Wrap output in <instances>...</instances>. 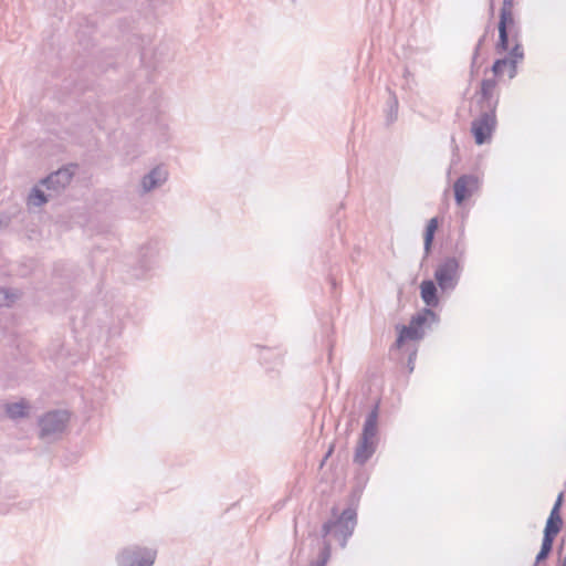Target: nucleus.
I'll return each instance as SVG.
<instances>
[{"label": "nucleus", "instance_id": "obj_1", "mask_svg": "<svg viewBox=\"0 0 566 566\" xmlns=\"http://www.w3.org/2000/svg\"><path fill=\"white\" fill-rule=\"evenodd\" d=\"M332 515L333 517L322 526V537L326 541L327 535H333L344 547L357 524V512L354 507H347L338 514L337 507L334 506Z\"/></svg>", "mask_w": 566, "mask_h": 566}, {"label": "nucleus", "instance_id": "obj_2", "mask_svg": "<svg viewBox=\"0 0 566 566\" xmlns=\"http://www.w3.org/2000/svg\"><path fill=\"white\" fill-rule=\"evenodd\" d=\"M156 559V551L142 547L128 546L117 555L118 566H153Z\"/></svg>", "mask_w": 566, "mask_h": 566}, {"label": "nucleus", "instance_id": "obj_3", "mask_svg": "<svg viewBox=\"0 0 566 566\" xmlns=\"http://www.w3.org/2000/svg\"><path fill=\"white\" fill-rule=\"evenodd\" d=\"M70 420V413L65 410H54L46 412L39 420L41 438L62 433Z\"/></svg>", "mask_w": 566, "mask_h": 566}, {"label": "nucleus", "instance_id": "obj_4", "mask_svg": "<svg viewBox=\"0 0 566 566\" xmlns=\"http://www.w3.org/2000/svg\"><path fill=\"white\" fill-rule=\"evenodd\" d=\"M496 126L495 111L481 109L480 116L472 122L471 132L478 145L486 143Z\"/></svg>", "mask_w": 566, "mask_h": 566}, {"label": "nucleus", "instance_id": "obj_5", "mask_svg": "<svg viewBox=\"0 0 566 566\" xmlns=\"http://www.w3.org/2000/svg\"><path fill=\"white\" fill-rule=\"evenodd\" d=\"M480 181L475 175L465 174L460 176L453 184L454 200L461 206L479 190Z\"/></svg>", "mask_w": 566, "mask_h": 566}, {"label": "nucleus", "instance_id": "obj_6", "mask_svg": "<svg viewBox=\"0 0 566 566\" xmlns=\"http://www.w3.org/2000/svg\"><path fill=\"white\" fill-rule=\"evenodd\" d=\"M74 167L75 166H69L57 169L43 178L41 180V185H43L49 191H53L55 195H59L70 185L74 176Z\"/></svg>", "mask_w": 566, "mask_h": 566}, {"label": "nucleus", "instance_id": "obj_7", "mask_svg": "<svg viewBox=\"0 0 566 566\" xmlns=\"http://www.w3.org/2000/svg\"><path fill=\"white\" fill-rule=\"evenodd\" d=\"M515 27V20L512 11L501 10L499 21V41L496 51L499 53L506 52L510 45L509 33Z\"/></svg>", "mask_w": 566, "mask_h": 566}, {"label": "nucleus", "instance_id": "obj_8", "mask_svg": "<svg viewBox=\"0 0 566 566\" xmlns=\"http://www.w3.org/2000/svg\"><path fill=\"white\" fill-rule=\"evenodd\" d=\"M459 262L455 258H447L436 269L434 277L437 283H451L458 279Z\"/></svg>", "mask_w": 566, "mask_h": 566}, {"label": "nucleus", "instance_id": "obj_9", "mask_svg": "<svg viewBox=\"0 0 566 566\" xmlns=\"http://www.w3.org/2000/svg\"><path fill=\"white\" fill-rule=\"evenodd\" d=\"M496 86L494 78H484L481 82L479 104L481 109L496 111L497 98H494L493 92Z\"/></svg>", "mask_w": 566, "mask_h": 566}, {"label": "nucleus", "instance_id": "obj_10", "mask_svg": "<svg viewBox=\"0 0 566 566\" xmlns=\"http://www.w3.org/2000/svg\"><path fill=\"white\" fill-rule=\"evenodd\" d=\"M168 177V172L165 168L157 166L146 174L142 179V188L144 192L161 186Z\"/></svg>", "mask_w": 566, "mask_h": 566}, {"label": "nucleus", "instance_id": "obj_11", "mask_svg": "<svg viewBox=\"0 0 566 566\" xmlns=\"http://www.w3.org/2000/svg\"><path fill=\"white\" fill-rule=\"evenodd\" d=\"M376 446L370 438L360 437L358 444L355 449L354 462L357 464H365L375 453Z\"/></svg>", "mask_w": 566, "mask_h": 566}, {"label": "nucleus", "instance_id": "obj_12", "mask_svg": "<svg viewBox=\"0 0 566 566\" xmlns=\"http://www.w3.org/2000/svg\"><path fill=\"white\" fill-rule=\"evenodd\" d=\"M423 337V331L418 328L413 323L410 321L409 325H402L399 329V334L396 340V345L398 347L401 346V344L406 340H418Z\"/></svg>", "mask_w": 566, "mask_h": 566}, {"label": "nucleus", "instance_id": "obj_13", "mask_svg": "<svg viewBox=\"0 0 566 566\" xmlns=\"http://www.w3.org/2000/svg\"><path fill=\"white\" fill-rule=\"evenodd\" d=\"M562 527L563 518L560 513H557L556 511H551L549 516L546 521L543 537L555 539L557 534L560 532Z\"/></svg>", "mask_w": 566, "mask_h": 566}, {"label": "nucleus", "instance_id": "obj_14", "mask_svg": "<svg viewBox=\"0 0 566 566\" xmlns=\"http://www.w3.org/2000/svg\"><path fill=\"white\" fill-rule=\"evenodd\" d=\"M22 295V292L12 285H0V307H11Z\"/></svg>", "mask_w": 566, "mask_h": 566}, {"label": "nucleus", "instance_id": "obj_15", "mask_svg": "<svg viewBox=\"0 0 566 566\" xmlns=\"http://www.w3.org/2000/svg\"><path fill=\"white\" fill-rule=\"evenodd\" d=\"M454 285H439L441 289L453 287ZM421 298L427 306L436 307L439 304L438 285H420Z\"/></svg>", "mask_w": 566, "mask_h": 566}, {"label": "nucleus", "instance_id": "obj_16", "mask_svg": "<svg viewBox=\"0 0 566 566\" xmlns=\"http://www.w3.org/2000/svg\"><path fill=\"white\" fill-rule=\"evenodd\" d=\"M29 409H30V406L25 400L6 405V413L12 420L28 417Z\"/></svg>", "mask_w": 566, "mask_h": 566}, {"label": "nucleus", "instance_id": "obj_17", "mask_svg": "<svg viewBox=\"0 0 566 566\" xmlns=\"http://www.w3.org/2000/svg\"><path fill=\"white\" fill-rule=\"evenodd\" d=\"M509 69V76L513 78L516 75V61L509 57L497 59L492 65V72L495 76L503 74L504 69Z\"/></svg>", "mask_w": 566, "mask_h": 566}, {"label": "nucleus", "instance_id": "obj_18", "mask_svg": "<svg viewBox=\"0 0 566 566\" xmlns=\"http://www.w3.org/2000/svg\"><path fill=\"white\" fill-rule=\"evenodd\" d=\"M439 220L437 217L431 218L426 227L424 234H423V244L426 252H429L434 239V233L438 229Z\"/></svg>", "mask_w": 566, "mask_h": 566}, {"label": "nucleus", "instance_id": "obj_19", "mask_svg": "<svg viewBox=\"0 0 566 566\" xmlns=\"http://www.w3.org/2000/svg\"><path fill=\"white\" fill-rule=\"evenodd\" d=\"M439 220L437 217L431 218L426 227L424 234H423V244L426 252H429L434 239V233L438 229Z\"/></svg>", "mask_w": 566, "mask_h": 566}, {"label": "nucleus", "instance_id": "obj_20", "mask_svg": "<svg viewBox=\"0 0 566 566\" xmlns=\"http://www.w3.org/2000/svg\"><path fill=\"white\" fill-rule=\"evenodd\" d=\"M553 545L554 539L543 537L541 549L535 557L536 564H541L542 562L548 558L553 551Z\"/></svg>", "mask_w": 566, "mask_h": 566}, {"label": "nucleus", "instance_id": "obj_21", "mask_svg": "<svg viewBox=\"0 0 566 566\" xmlns=\"http://www.w3.org/2000/svg\"><path fill=\"white\" fill-rule=\"evenodd\" d=\"M428 317H431L432 319H436L437 315H436V313L431 308H423L422 312L417 313L416 315H413L410 321L418 328L422 329V326L427 322Z\"/></svg>", "mask_w": 566, "mask_h": 566}, {"label": "nucleus", "instance_id": "obj_22", "mask_svg": "<svg viewBox=\"0 0 566 566\" xmlns=\"http://www.w3.org/2000/svg\"><path fill=\"white\" fill-rule=\"evenodd\" d=\"M49 201L48 196H45L44 191L41 190L39 187H33L30 195H29V203L41 207L44 203Z\"/></svg>", "mask_w": 566, "mask_h": 566}, {"label": "nucleus", "instance_id": "obj_23", "mask_svg": "<svg viewBox=\"0 0 566 566\" xmlns=\"http://www.w3.org/2000/svg\"><path fill=\"white\" fill-rule=\"evenodd\" d=\"M331 557V543L323 541V548L321 549L318 557L315 562H312L308 566H326Z\"/></svg>", "mask_w": 566, "mask_h": 566}, {"label": "nucleus", "instance_id": "obj_24", "mask_svg": "<svg viewBox=\"0 0 566 566\" xmlns=\"http://www.w3.org/2000/svg\"><path fill=\"white\" fill-rule=\"evenodd\" d=\"M486 36H488V31H485L483 33V35L479 39V41H478V43H476V45L474 48V52H473V56H472V63H471V69L472 70L475 69V67H479V65H478V56L480 54V50H481L483 43L486 40Z\"/></svg>", "mask_w": 566, "mask_h": 566}, {"label": "nucleus", "instance_id": "obj_25", "mask_svg": "<svg viewBox=\"0 0 566 566\" xmlns=\"http://www.w3.org/2000/svg\"><path fill=\"white\" fill-rule=\"evenodd\" d=\"M397 112H398V101L396 96L394 95L389 101V113L387 116L388 123H392L397 118Z\"/></svg>", "mask_w": 566, "mask_h": 566}, {"label": "nucleus", "instance_id": "obj_26", "mask_svg": "<svg viewBox=\"0 0 566 566\" xmlns=\"http://www.w3.org/2000/svg\"><path fill=\"white\" fill-rule=\"evenodd\" d=\"M376 432L377 426L365 421L360 437L373 439L376 436Z\"/></svg>", "mask_w": 566, "mask_h": 566}, {"label": "nucleus", "instance_id": "obj_27", "mask_svg": "<svg viewBox=\"0 0 566 566\" xmlns=\"http://www.w3.org/2000/svg\"><path fill=\"white\" fill-rule=\"evenodd\" d=\"M517 62V59H523V48L520 43H515L512 50L510 51V57Z\"/></svg>", "mask_w": 566, "mask_h": 566}, {"label": "nucleus", "instance_id": "obj_28", "mask_svg": "<svg viewBox=\"0 0 566 566\" xmlns=\"http://www.w3.org/2000/svg\"><path fill=\"white\" fill-rule=\"evenodd\" d=\"M377 420H378V405H375L374 408L367 415V418L365 421L377 426Z\"/></svg>", "mask_w": 566, "mask_h": 566}, {"label": "nucleus", "instance_id": "obj_29", "mask_svg": "<svg viewBox=\"0 0 566 566\" xmlns=\"http://www.w3.org/2000/svg\"><path fill=\"white\" fill-rule=\"evenodd\" d=\"M563 499H564V494L563 493H559L554 505H553V509L552 511H556L557 513H560V507H562V504H563Z\"/></svg>", "mask_w": 566, "mask_h": 566}, {"label": "nucleus", "instance_id": "obj_30", "mask_svg": "<svg viewBox=\"0 0 566 566\" xmlns=\"http://www.w3.org/2000/svg\"><path fill=\"white\" fill-rule=\"evenodd\" d=\"M514 0H503L501 10L512 11Z\"/></svg>", "mask_w": 566, "mask_h": 566}, {"label": "nucleus", "instance_id": "obj_31", "mask_svg": "<svg viewBox=\"0 0 566 566\" xmlns=\"http://www.w3.org/2000/svg\"><path fill=\"white\" fill-rule=\"evenodd\" d=\"M333 451H334V444H332L329 447V449L327 450L326 454L324 455V458L321 462V467H323L325 464L326 460L332 455Z\"/></svg>", "mask_w": 566, "mask_h": 566}, {"label": "nucleus", "instance_id": "obj_32", "mask_svg": "<svg viewBox=\"0 0 566 566\" xmlns=\"http://www.w3.org/2000/svg\"><path fill=\"white\" fill-rule=\"evenodd\" d=\"M415 357H416V352H413L412 354L409 355L408 366H409V370L410 371L413 370V358Z\"/></svg>", "mask_w": 566, "mask_h": 566}, {"label": "nucleus", "instance_id": "obj_33", "mask_svg": "<svg viewBox=\"0 0 566 566\" xmlns=\"http://www.w3.org/2000/svg\"><path fill=\"white\" fill-rule=\"evenodd\" d=\"M421 283H428V284H431V283H433V281H431V280H423Z\"/></svg>", "mask_w": 566, "mask_h": 566}, {"label": "nucleus", "instance_id": "obj_34", "mask_svg": "<svg viewBox=\"0 0 566 566\" xmlns=\"http://www.w3.org/2000/svg\"><path fill=\"white\" fill-rule=\"evenodd\" d=\"M533 566H539V564H536V562H535Z\"/></svg>", "mask_w": 566, "mask_h": 566}]
</instances>
